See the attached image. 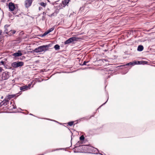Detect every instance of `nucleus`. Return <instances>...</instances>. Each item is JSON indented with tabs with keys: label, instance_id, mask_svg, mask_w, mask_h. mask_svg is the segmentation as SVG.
Masks as SVG:
<instances>
[{
	"label": "nucleus",
	"instance_id": "f257e3e1",
	"mask_svg": "<svg viewBox=\"0 0 155 155\" xmlns=\"http://www.w3.org/2000/svg\"><path fill=\"white\" fill-rule=\"evenodd\" d=\"M49 45H44L40 46L36 48L34 50L31 51V53H39L42 52H45L48 50L49 47Z\"/></svg>",
	"mask_w": 155,
	"mask_h": 155
},
{
	"label": "nucleus",
	"instance_id": "f03ea898",
	"mask_svg": "<svg viewBox=\"0 0 155 155\" xmlns=\"http://www.w3.org/2000/svg\"><path fill=\"white\" fill-rule=\"evenodd\" d=\"M10 75L8 72L5 71L3 72L1 76L0 75V83L4 80H6L8 79Z\"/></svg>",
	"mask_w": 155,
	"mask_h": 155
},
{
	"label": "nucleus",
	"instance_id": "7ed1b4c3",
	"mask_svg": "<svg viewBox=\"0 0 155 155\" xmlns=\"http://www.w3.org/2000/svg\"><path fill=\"white\" fill-rule=\"evenodd\" d=\"M79 39V38L75 37H72L68 39L64 42L65 44H67L73 42L74 41H77Z\"/></svg>",
	"mask_w": 155,
	"mask_h": 155
},
{
	"label": "nucleus",
	"instance_id": "20e7f679",
	"mask_svg": "<svg viewBox=\"0 0 155 155\" xmlns=\"http://www.w3.org/2000/svg\"><path fill=\"white\" fill-rule=\"evenodd\" d=\"M23 65L24 63L22 61L14 62L12 64V66L15 68L21 67Z\"/></svg>",
	"mask_w": 155,
	"mask_h": 155
},
{
	"label": "nucleus",
	"instance_id": "39448f33",
	"mask_svg": "<svg viewBox=\"0 0 155 155\" xmlns=\"http://www.w3.org/2000/svg\"><path fill=\"white\" fill-rule=\"evenodd\" d=\"M8 25H6L5 26V32L6 34H8L9 35H12V34H14L15 32L16 31L15 30H10V31H9L8 32V30L7 29V28H8L9 27Z\"/></svg>",
	"mask_w": 155,
	"mask_h": 155
},
{
	"label": "nucleus",
	"instance_id": "423d86ee",
	"mask_svg": "<svg viewBox=\"0 0 155 155\" xmlns=\"http://www.w3.org/2000/svg\"><path fill=\"white\" fill-rule=\"evenodd\" d=\"M8 7L9 10L11 11H13L15 8V4L12 2H10L9 3Z\"/></svg>",
	"mask_w": 155,
	"mask_h": 155
},
{
	"label": "nucleus",
	"instance_id": "0eeeda50",
	"mask_svg": "<svg viewBox=\"0 0 155 155\" xmlns=\"http://www.w3.org/2000/svg\"><path fill=\"white\" fill-rule=\"evenodd\" d=\"M50 11V9L49 8L47 9L46 11V12L48 14L47 15H48L50 17H52V16H55L58 13L55 11L54 12H53V13L50 15L48 14H50L49 12Z\"/></svg>",
	"mask_w": 155,
	"mask_h": 155
},
{
	"label": "nucleus",
	"instance_id": "6e6552de",
	"mask_svg": "<svg viewBox=\"0 0 155 155\" xmlns=\"http://www.w3.org/2000/svg\"><path fill=\"white\" fill-rule=\"evenodd\" d=\"M32 2V0H26L25 1L26 7L28 8L30 6Z\"/></svg>",
	"mask_w": 155,
	"mask_h": 155
},
{
	"label": "nucleus",
	"instance_id": "1a4fd4ad",
	"mask_svg": "<svg viewBox=\"0 0 155 155\" xmlns=\"http://www.w3.org/2000/svg\"><path fill=\"white\" fill-rule=\"evenodd\" d=\"M21 55L22 54L20 51H18L17 52L14 53L12 54V56L15 57L21 56Z\"/></svg>",
	"mask_w": 155,
	"mask_h": 155
},
{
	"label": "nucleus",
	"instance_id": "9d476101",
	"mask_svg": "<svg viewBox=\"0 0 155 155\" xmlns=\"http://www.w3.org/2000/svg\"><path fill=\"white\" fill-rule=\"evenodd\" d=\"M28 86L27 85H25L20 87V89L21 90L24 91L26 90H27L28 89Z\"/></svg>",
	"mask_w": 155,
	"mask_h": 155
},
{
	"label": "nucleus",
	"instance_id": "9b49d317",
	"mask_svg": "<svg viewBox=\"0 0 155 155\" xmlns=\"http://www.w3.org/2000/svg\"><path fill=\"white\" fill-rule=\"evenodd\" d=\"M8 102L9 101L8 100V99L5 98V100H4L2 102V103L4 105H5L7 104Z\"/></svg>",
	"mask_w": 155,
	"mask_h": 155
},
{
	"label": "nucleus",
	"instance_id": "f8f14e48",
	"mask_svg": "<svg viewBox=\"0 0 155 155\" xmlns=\"http://www.w3.org/2000/svg\"><path fill=\"white\" fill-rule=\"evenodd\" d=\"M69 1L70 0H64L62 2V3L65 6L69 3Z\"/></svg>",
	"mask_w": 155,
	"mask_h": 155
},
{
	"label": "nucleus",
	"instance_id": "ddd939ff",
	"mask_svg": "<svg viewBox=\"0 0 155 155\" xmlns=\"http://www.w3.org/2000/svg\"><path fill=\"white\" fill-rule=\"evenodd\" d=\"M143 49V47L142 45H139L138 46L137 48V50L139 51H142Z\"/></svg>",
	"mask_w": 155,
	"mask_h": 155
},
{
	"label": "nucleus",
	"instance_id": "4468645a",
	"mask_svg": "<svg viewBox=\"0 0 155 155\" xmlns=\"http://www.w3.org/2000/svg\"><path fill=\"white\" fill-rule=\"evenodd\" d=\"M15 96V95H8L6 98L8 99L9 101L10 100L11 98L14 97Z\"/></svg>",
	"mask_w": 155,
	"mask_h": 155
},
{
	"label": "nucleus",
	"instance_id": "2eb2a0df",
	"mask_svg": "<svg viewBox=\"0 0 155 155\" xmlns=\"http://www.w3.org/2000/svg\"><path fill=\"white\" fill-rule=\"evenodd\" d=\"M144 63V61H135V64H142V62Z\"/></svg>",
	"mask_w": 155,
	"mask_h": 155
},
{
	"label": "nucleus",
	"instance_id": "dca6fc26",
	"mask_svg": "<svg viewBox=\"0 0 155 155\" xmlns=\"http://www.w3.org/2000/svg\"><path fill=\"white\" fill-rule=\"evenodd\" d=\"M135 64H135V61H134V62H130L128 63H127V64H126V65H134Z\"/></svg>",
	"mask_w": 155,
	"mask_h": 155
},
{
	"label": "nucleus",
	"instance_id": "f3484780",
	"mask_svg": "<svg viewBox=\"0 0 155 155\" xmlns=\"http://www.w3.org/2000/svg\"><path fill=\"white\" fill-rule=\"evenodd\" d=\"M40 5L42 6L45 7V6L46 5V3H44L43 2H41L40 3Z\"/></svg>",
	"mask_w": 155,
	"mask_h": 155
},
{
	"label": "nucleus",
	"instance_id": "a211bd4d",
	"mask_svg": "<svg viewBox=\"0 0 155 155\" xmlns=\"http://www.w3.org/2000/svg\"><path fill=\"white\" fill-rule=\"evenodd\" d=\"M54 48L55 49V50H58L60 48V46L59 45H55L54 46Z\"/></svg>",
	"mask_w": 155,
	"mask_h": 155
},
{
	"label": "nucleus",
	"instance_id": "6ab92c4d",
	"mask_svg": "<svg viewBox=\"0 0 155 155\" xmlns=\"http://www.w3.org/2000/svg\"><path fill=\"white\" fill-rule=\"evenodd\" d=\"M74 121H71L68 123V125L70 126H72L74 124Z\"/></svg>",
	"mask_w": 155,
	"mask_h": 155
},
{
	"label": "nucleus",
	"instance_id": "aec40b11",
	"mask_svg": "<svg viewBox=\"0 0 155 155\" xmlns=\"http://www.w3.org/2000/svg\"><path fill=\"white\" fill-rule=\"evenodd\" d=\"M54 28H51L49 29L48 30V31L49 32V33L51 32V31H52L54 30Z\"/></svg>",
	"mask_w": 155,
	"mask_h": 155
},
{
	"label": "nucleus",
	"instance_id": "412c9836",
	"mask_svg": "<svg viewBox=\"0 0 155 155\" xmlns=\"http://www.w3.org/2000/svg\"><path fill=\"white\" fill-rule=\"evenodd\" d=\"M49 33V32L48 31H46L43 34L42 36H45L46 35H47Z\"/></svg>",
	"mask_w": 155,
	"mask_h": 155
},
{
	"label": "nucleus",
	"instance_id": "4be33fe9",
	"mask_svg": "<svg viewBox=\"0 0 155 155\" xmlns=\"http://www.w3.org/2000/svg\"><path fill=\"white\" fill-rule=\"evenodd\" d=\"M49 33V32L48 31H46L43 34L42 36H45L46 35H47Z\"/></svg>",
	"mask_w": 155,
	"mask_h": 155
},
{
	"label": "nucleus",
	"instance_id": "5701e85b",
	"mask_svg": "<svg viewBox=\"0 0 155 155\" xmlns=\"http://www.w3.org/2000/svg\"><path fill=\"white\" fill-rule=\"evenodd\" d=\"M101 61L103 62H108V61L107 59H102Z\"/></svg>",
	"mask_w": 155,
	"mask_h": 155
},
{
	"label": "nucleus",
	"instance_id": "b1692460",
	"mask_svg": "<svg viewBox=\"0 0 155 155\" xmlns=\"http://www.w3.org/2000/svg\"><path fill=\"white\" fill-rule=\"evenodd\" d=\"M31 84L32 82H31V83L29 84H28V85H27V86H28V89H29L30 88V87L31 85Z\"/></svg>",
	"mask_w": 155,
	"mask_h": 155
},
{
	"label": "nucleus",
	"instance_id": "393cba45",
	"mask_svg": "<svg viewBox=\"0 0 155 155\" xmlns=\"http://www.w3.org/2000/svg\"><path fill=\"white\" fill-rule=\"evenodd\" d=\"M80 139L81 140H83L84 139V137L83 136H81L80 137Z\"/></svg>",
	"mask_w": 155,
	"mask_h": 155
},
{
	"label": "nucleus",
	"instance_id": "a878e982",
	"mask_svg": "<svg viewBox=\"0 0 155 155\" xmlns=\"http://www.w3.org/2000/svg\"><path fill=\"white\" fill-rule=\"evenodd\" d=\"M87 62H88L84 61L83 64V65H86V63Z\"/></svg>",
	"mask_w": 155,
	"mask_h": 155
},
{
	"label": "nucleus",
	"instance_id": "bb28decb",
	"mask_svg": "<svg viewBox=\"0 0 155 155\" xmlns=\"http://www.w3.org/2000/svg\"><path fill=\"white\" fill-rule=\"evenodd\" d=\"M147 62L144 61V63L143 62H142V64H147Z\"/></svg>",
	"mask_w": 155,
	"mask_h": 155
},
{
	"label": "nucleus",
	"instance_id": "cd10ccee",
	"mask_svg": "<svg viewBox=\"0 0 155 155\" xmlns=\"http://www.w3.org/2000/svg\"><path fill=\"white\" fill-rule=\"evenodd\" d=\"M2 68L1 67H0V73L2 71Z\"/></svg>",
	"mask_w": 155,
	"mask_h": 155
},
{
	"label": "nucleus",
	"instance_id": "c85d7f7f",
	"mask_svg": "<svg viewBox=\"0 0 155 155\" xmlns=\"http://www.w3.org/2000/svg\"><path fill=\"white\" fill-rule=\"evenodd\" d=\"M13 106V108L14 109H15L16 108V106H15L14 105H12Z\"/></svg>",
	"mask_w": 155,
	"mask_h": 155
},
{
	"label": "nucleus",
	"instance_id": "c756f323",
	"mask_svg": "<svg viewBox=\"0 0 155 155\" xmlns=\"http://www.w3.org/2000/svg\"><path fill=\"white\" fill-rule=\"evenodd\" d=\"M51 120V121H55V122H58L57 121H56L55 120Z\"/></svg>",
	"mask_w": 155,
	"mask_h": 155
},
{
	"label": "nucleus",
	"instance_id": "7c9ffc66",
	"mask_svg": "<svg viewBox=\"0 0 155 155\" xmlns=\"http://www.w3.org/2000/svg\"><path fill=\"white\" fill-rule=\"evenodd\" d=\"M107 101H106L105 103H104V104H103L101 106H102V105H104V104H105L107 102Z\"/></svg>",
	"mask_w": 155,
	"mask_h": 155
},
{
	"label": "nucleus",
	"instance_id": "2f4dec72",
	"mask_svg": "<svg viewBox=\"0 0 155 155\" xmlns=\"http://www.w3.org/2000/svg\"><path fill=\"white\" fill-rule=\"evenodd\" d=\"M1 33H2V31L1 30H0V35H1Z\"/></svg>",
	"mask_w": 155,
	"mask_h": 155
},
{
	"label": "nucleus",
	"instance_id": "473e14b6",
	"mask_svg": "<svg viewBox=\"0 0 155 155\" xmlns=\"http://www.w3.org/2000/svg\"><path fill=\"white\" fill-rule=\"evenodd\" d=\"M86 147V146H85V145H84V146H83V147H84V148H85V147Z\"/></svg>",
	"mask_w": 155,
	"mask_h": 155
},
{
	"label": "nucleus",
	"instance_id": "72a5a7b5",
	"mask_svg": "<svg viewBox=\"0 0 155 155\" xmlns=\"http://www.w3.org/2000/svg\"><path fill=\"white\" fill-rule=\"evenodd\" d=\"M45 14H46V13H45V12H44L43 13V15Z\"/></svg>",
	"mask_w": 155,
	"mask_h": 155
},
{
	"label": "nucleus",
	"instance_id": "f704fd0d",
	"mask_svg": "<svg viewBox=\"0 0 155 155\" xmlns=\"http://www.w3.org/2000/svg\"><path fill=\"white\" fill-rule=\"evenodd\" d=\"M47 1L48 2H50V1L49 0H47Z\"/></svg>",
	"mask_w": 155,
	"mask_h": 155
},
{
	"label": "nucleus",
	"instance_id": "c9c22d12",
	"mask_svg": "<svg viewBox=\"0 0 155 155\" xmlns=\"http://www.w3.org/2000/svg\"><path fill=\"white\" fill-rule=\"evenodd\" d=\"M2 63L3 64L4 63V62L3 61H2Z\"/></svg>",
	"mask_w": 155,
	"mask_h": 155
},
{
	"label": "nucleus",
	"instance_id": "e433bc0d",
	"mask_svg": "<svg viewBox=\"0 0 155 155\" xmlns=\"http://www.w3.org/2000/svg\"><path fill=\"white\" fill-rule=\"evenodd\" d=\"M30 114L31 115H32V114Z\"/></svg>",
	"mask_w": 155,
	"mask_h": 155
}]
</instances>
